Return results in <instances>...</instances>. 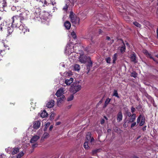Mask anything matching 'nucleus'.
Listing matches in <instances>:
<instances>
[{
  "mask_svg": "<svg viewBox=\"0 0 158 158\" xmlns=\"http://www.w3.org/2000/svg\"><path fill=\"white\" fill-rule=\"evenodd\" d=\"M110 99L109 98H107L106 99V100L105 102V106H106L107 105H108L109 102H110Z\"/></svg>",
  "mask_w": 158,
  "mask_h": 158,
  "instance_id": "obj_34",
  "label": "nucleus"
},
{
  "mask_svg": "<svg viewBox=\"0 0 158 158\" xmlns=\"http://www.w3.org/2000/svg\"><path fill=\"white\" fill-rule=\"evenodd\" d=\"M90 46H88L85 48V50L86 51L89 52H90Z\"/></svg>",
  "mask_w": 158,
  "mask_h": 158,
  "instance_id": "obj_44",
  "label": "nucleus"
},
{
  "mask_svg": "<svg viewBox=\"0 0 158 158\" xmlns=\"http://www.w3.org/2000/svg\"><path fill=\"white\" fill-rule=\"evenodd\" d=\"M3 45L4 46V47L6 48V49H9V47L7 45L4 44Z\"/></svg>",
  "mask_w": 158,
  "mask_h": 158,
  "instance_id": "obj_48",
  "label": "nucleus"
},
{
  "mask_svg": "<svg viewBox=\"0 0 158 158\" xmlns=\"http://www.w3.org/2000/svg\"><path fill=\"white\" fill-rule=\"evenodd\" d=\"M0 158H6V157L4 154H0Z\"/></svg>",
  "mask_w": 158,
  "mask_h": 158,
  "instance_id": "obj_41",
  "label": "nucleus"
},
{
  "mask_svg": "<svg viewBox=\"0 0 158 158\" xmlns=\"http://www.w3.org/2000/svg\"><path fill=\"white\" fill-rule=\"evenodd\" d=\"M40 121H35L33 123V127L35 129H37L40 127Z\"/></svg>",
  "mask_w": 158,
  "mask_h": 158,
  "instance_id": "obj_15",
  "label": "nucleus"
},
{
  "mask_svg": "<svg viewBox=\"0 0 158 158\" xmlns=\"http://www.w3.org/2000/svg\"><path fill=\"white\" fill-rule=\"evenodd\" d=\"M73 98L74 95L73 94H71L67 98V101H71L73 99Z\"/></svg>",
  "mask_w": 158,
  "mask_h": 158,
  "instance_id": "obj_23",
  "label": "nucleus"
},
{
  "mask_svg": "<svg viewBox=\"0 0 158 158\" xmlns=\"http://www.w3.org/2000/svg\"><path fill=\"white\" fill-rule=\"evenodd\" d=\"M131 112L133 113L135 112V109L134 107H131Z\"/></svg>",
  "mask_w": 158,
  "mask_h": 158,
  "instance_id": "obj_50",
  "label": "nucleus"
},
{
  "mask_svg": "<svg viewBox=\"0 0 158 158\" xmlns=\"http://www.w3.org/2000/svg\"><path fill=\"white\" fill-rule=\"evenodd\" d=\"M55 102L53 100H49L46 104L47 106L49 108H51L54 106Z\"/></svg>",
  "mask_w": 158,
  "mask_h": 158,
  "instance_id": "obj_12",
  "label": "nucleus"
},
{
  "mask_svg": "<svg viewBox=\"0 0 158 158\" xmlns=\"http://www.w3.org/2000/svg\"><path fill=\"white\" fill-rule=\"evenodd\" d=\"M56 3L55 2H52V4L53 5H54Z\"/></svg>",
  "mask_w": 158,
  "mask_h": 158,
  "instance_id": "obj_61",
  "label": "nucleus"
},
{
  "mask_svg": "<svg viewBox=\"0 0 158 158\" xmlns=\"http://www.w3.org/2000/svg\"><path fill=\"white\" fill-rule=\"evenodd\" d=\"M24 153L23 152H21L18 154L15 157V158L16 157L17 158H20L24 155Z\"/></svg>",
  "mask_w": 158,
  "mask_h": 158,
  "instance_id": "obj_25",
  "label": "nucleus"
},
{
  "mask_svg": "<svg viewBox=\"0 0 158 158\" xmlns=\"http://www.w3.org/2000/svg\"><path fill=\"white\" fill-rule=\"evenodd\" d=\"M73 78H71L69 79H67L65 80V83L67 85H70L73 82Z\"/></svg>",
  "mask_w": 158,
  "mask_h": 158,
  "instance_id": "obj_18",
  "label": "nucleus"
},
{
  "mask_svg": "<svg viewBox=\"0 0 158 158\" xmlns=\"http://www.w3.org/2000/svg\"><path fill=\"white\" fill-rule=\"evenodd\" d=\"M48 114L46 110H44L41 113L40 116L41 117L44 118L47 116Z\"/></svg>",
  "mask_w": 158,
  "mask_h": 158,
  "instance_id": "obj_21",
  "label": "nucleus"
},
{
  "mask_svg": "<svg viewBox=\"0 0 158 158\" xmlns=\"http://www.w3.org/2000/svg\"><path fill=\"white\" fill-rule=\"evenodd\" d=\"M133 24L135 26L137 27L140 28L141 27V25L136 22H134Z\"/></svg>",
  "mask_w": 158,
  "mask_h": 158,
  "instance_id": "obj_35",
  "label": "nucleus"
},
{
  "mask_svg": "<svg viewBox=\"0 0 158 158\" xmlns=\"http://www.w3.org/2000/svg\"><path fill=\"white\" fill-rule=\"evenodd\" d=\"M53 127V126L52 125H51L49 127V130L50 131H51Z\"/></svg>",
  "mask_w": 158,
  "mask_h": 158,
  "instance_id": "obj_53",
  "label": "nucleus"
},
{
  "mask_svg": "<svg viewBox=\"0 0 158 158\" xmlns=\"http://www.w3.org/2000/svg\"><path fill=\"white\" fill-rule=\"evenodd\" d=\"M130 58L131 61L134 63L137 62L136 60V55L135 53L134 52L131 55Z\"/></svg>",
  "mask_w": 158,
  "mask_h": 158,
  "instance_id": "obj_13",
  "label": "nucleus"
},
{
  "mask_svg": "<svg viewBox=\"0 0 158 158\" xmlns=\"http://www.w3.org/2000/svg\"><path fill=\"white\" fill-rule=\"evenodd\" d=\"M106 62L108 63H110L111 61V59L110 57H108L106 58Z\"/></svg>",
  "mask_w": 158,
  "mask_h": 158,
  "instance_id": "obj_40",
  "label": "nucleus"
},
{
  "mask_svg": "<svg viewBox=\"0 0 158 158\" xmlns=\"http://www.w3.org/2000/svg\"><path fill=\"white\" fill-rule=\"evenodd\" d=\"M137 74L135 72H133L131 73V77H134V78H135L137 77Z\"/></svg>",
  "mask_w": 158,
  "mask_h": 158,
  "instance_id": "obj_31",
  "label": "nucleus"
},
{
  "mask_svg": "<svg viewBox=\"0 0 158 158\" xmlns=\"http://www.w3.org/2000/svg\"><path fill=\"white\" fill-rule=\"evenodd\" d=\"M31 107H32L33 109H35V107L34 106H31Z\"/></svg>",
  "mask_w": 158,
  "mask_h": 158,
  "instance_id": "obj_64",
  "label": "nucleus"
},
{
  "mask_svg": "<svg viewBox=\"0 0 158 158\" xmlns=\"http://www.w3.org/2000/svg\"><path fill=\"white\" fill-rule=\"evenodd\" d=\"M126 114L129 117H130L132 115L131 114V112L128 111H126Z\"/></svg>",
  "mask_w": 158,
  "mask_h": 158,
  "instance_id": "obj_43",
  "label": "nucleus"
},
{
  "mask_svg": "<svg viewBox=\"0 0 158 158\" xmlns=\"http://www.w3.org/2000/svg\"><path fill=\"white\" fill-rule=\"evenodd\" d=\"M97 151H97V150H93V151H92V152H93V154H94V153H96V152H97Z\"/></svg>",
  "mask_w": 158,
  "mask_h": 158,
  "instance_id": "obj_54",
  "label": "nucleus"
},
{
  "mask_svg": "<svg viewBox=\"0 0 158 158\" xmlns=\"http://www.w3.org/2000/svg\"><path fill=\"white\" fill-rule=\"evenodd\" d=\"M88 60L87 61L88 62V64L87 65V68L88 70V73L89 71L90 67L92 66V63L91 61L90 58V57H89L88 58Z\"/></svg>",
  "mask_w": 158,
  "mask_h": 158,
  "instance_id": "obj_14",
  "label": "nucleus"
},
{
  "mask_svg": "<svg viewBox=\"0 0 158 158\" xmlns=\"http://www.w3.org/2000/svg\"><path fill=\"white\" fill-rule=\"evenodd\" d=\"M66 99L64 96L58 98L57 99V105L58 106H60L61 105L63 104Z\"/></svg>",
  "mask_w": 158,
  "mask_h": 158,
  "instance_id": "obj_8",
  "label": "nucleus"
},
{
  "mask_svg": "<svg viewBox=\"0 0 158 158\" xmlns=\"http://www.w3.org/2000/svg\"><path fill=\"white\" fill-rule=\"evenodd\" d=\"M156 33H157V38H158V28L157 29V30H156Z\"/></svg>",
  "mask_w": 158,
  "mask_h": 158,
  "instance_id": "obj_56",
  "label": "nucleus"
},
{
  "mask_svg": "<svg viewBox=\"0 0 158 158\" xmlns=\"http://www.w3.org/2000/svg\"><path fill=\"white\" fill-rule=\"evenodd\" d=\"M55 115L54 113H52L50 116V118L51 120H52L54 118V117Z\"/></svg>",
  "mask_w": 158,
  "mask_h": 158,
  "instance_id": "obj_38",
  "label": "nucleus"
},
{
  "mask_svg": "<svg viewBox=\"0 0 158 158\" xmlns=\"http://www.w3.org/2000/svg\"><path fill=\"white\" fill-rule=\"evenodd\" d=\"M6 151L9 154L11 153L13 155L16 154L19 151V148H15L12 149L11 148L8 147L5 149Z\"/></svg>",
  "mask_w": 158,
  "mask_h": 158,
  "instance_id": "obj_6",
  "label": "nucleus"
},
{
  "mask_svg": "<svg viewBox=\"0 0 158 158\" xmlns=\"http://www.w3.org/2000/svg\"><path fill=\"white\" fill-rule=\"evenodd\" d=\"M49 137V133L47 132H45L43 135L42 138L41 140H44V139H47Z\"/></svg>",
  "mask_w": 158,
  "mask_h": 158,
  "instance_id": "obj_22",
  "label": "nucleus"
},
{
  "mask_svg": "<svg viewBox=\"0 0 158 158\" xmlns=\"http://www.w3.org/2000/svg\"><path fill=\"white\" fill-rule=\"evenodd\" d=\"M74 69L76 71H78L80 69V66L79 65L76 64L74 65Z\"/></svg>",
  "mask_w": 158,
  "mask_h": 158,
  "instance_id": "obj_32",
  "label": "nucleus"
},
{
  "mask_svg": "<svg viewBox=\"0 0 158 158\" xmlns=\"http://www.w3.org/2000/svg\"><path fill=\"white\" fill-rule=\"evenodd\" d=\"M91 134L89 132L86 135V138L88 140H90L91 138Z\"/></svg>",
  "mask_w": 158,
  "mask_h": 158,
  "instance_id": "obj_29",
  "label": "nucleus"
},
{
  "mask_svg": "<svg viewBox=\"0 0 158 158\" xmlns=\"http://www.w3.org/2000/svg\"><path fill=\"white\" fill-rule=\"evenodd\" d=\"M143 53L147 56L148 57H150L151 59H152L154 61H155L154 59L152 57L151 54H149V53H148V51L147 50H143Z\"/></svg>",
  "mask_w": 158,
  "mask_h": 158,
  "instance_id": "obj_20",
  "label": "nucleus"
},
{
  "mask_svg": "<svg viewBox=\"0 0 158 158\" xmlns=\"http://www.w3.org/2000/svg\"><path fill=\"white\" fill-rule=\"evenodd\" d=\"M71 105H70V106H68V109H69V108H71Z\"/></svg>",
  "mask_w": 158,
  "mask_h": 158,
  "instance_id": "obj_63",
  "label": "nucleus"
},
{
  "mask_svg": "<svg viewBox=\"0 0 158 158\" xmlns=\"http://www.w3.org/2000/svg\"><path fill=\"white\" fill-rule=\"evenodd\" d=\"M136 125V122H134L131 125V128H133V127H134V126H135Z\"/></svg>",
  "mask_w": 158,
  "mask_h": 158,
  "instance_id": "obj_45",
  "label": "nucleus"
},
{
  "mask_svg": "<svg viewBox=\"0 0 158 158\" xmlns=\"http://www.w3.org/2000/svg\"><path fill=\"white\" fill-rule=\"evenodd\" d=\"M69 17L72 23L78 25L79 23V19L78 18L75 17L73 13L71 12L70 13Z\"/></svg>",
  "mask_w": 158,
  "mask_h": 158,
  "instance_id": "obj_4",
  "label": "nucleus"
},
{
  "mask_svg": "<svg viewBox=\"0 0 158 158\" xmlns=\"http://www.w3.org/2000/svg\"><path fill=\"white\" fill-rule=\"evenodd\" d=\"M81 85H78L77 84L73 85V86H71L70 88V92L73 94H75L77 92L79 91L81 89Z\"/></svg>",
  "mask_w": 158,
  "mask_h": 158,
  "instance_id": "obj_3",
  "label": "nucleus"
},
{
  "mask_svg": "<svg viewBox=\"0 0 158 158\" xmlns=\"http://www.w3.org/2000/svg\"><path fill=\"white\" fill-rule=\"evenodd\" d=\"M68 6L67 4H66L65 6L63 8V10H66L68 7Z\"/></svg>",
  "mask_w": 158,
  "mask_h": 158,
  "instance_id": "obj_47",
  "label": "nucleus"
},
{
  "mask_svg": "<svg viewBox=\"0 0 158 158\" xmlns=\"http://www.w3.org/2000/svg\"><path fill=\"white\" fill-rule=\"evenodd\" d=\"M71 35L73 38L75 39L76 38V33L74 32L73 31L71 33Z\"/></svg>",
  "mask_w": 158,
  "mask_h": 158,
  "instance_id": "obj_37",
  "label": "nucleus"
},
{
  "mask_svg": "<svg viewBox=\"0 0 158 158\" xmlns=\"http://www.w3.org/2000/svg\"><path fill=\"white\" fill-rule=\"evenodd\" d=\"M142 116L141 115H139V117L138 118L137 120V123H138L140 122V120L141 119V118H142Z\"/></svg>",
  "mask_w": 158,
  "mask_h": 158,
  "instance_id": "obj_39",
  "label": "nucleus"
},
{
  "mask_svg": "<svg viewBox=\"0 0 158 158\" xmlns=\"http://www.w3.org/2000/svg\"><path fill=\"white\" fill-rule=\"evenodd\" d=\"M14 131L15 132H16V131H17V128H15L14 129Z\"/></svg>",
  "mask_w": 158,
  "mask_h": 158,
  "instance_id": "obj_60",
  "label": "nucleus"
},
{
  "mask_svg": "<svg viewBox=\"0 0 158 158\" xmlns=\"http://www.w3.org/2000/svg\"><path fill=\"white\" fill-rule=\"evenodd\" d=\"M113 96H115L116 97L119 98V97L118 96V94L117 92V91L116 90H114L113 94Z\"/></svg>",
  "mask_w": 158,
  "mask_h": 158,
  "instance_id": "obj_26",
  "label": "nucleus"
},
{
  "mask_svg": "<svg viewBox=\"0 0 158 158\" xmlns=\"http://www.w3.org/2000/svg\"><path fill=\"white\" fill-rule=\"evenodd\" d=\"M11 9L12 10H15L16 9V7L15 6H13L11 7Z\"/></svg>",
  "mask_w": 158,
  "mask_h": 158,
  "instance_id": "obj_49",
  "label": "nucleus"
},
{
  "mask_svg": "<svg viewBox=\"0 0 158 158\" xmlns=\"http://www.w3.org/2000/svg\"><path fill=\"white\" fill-rule=\"evenodd\" d=\"M40 137L38 135H34L33 136L30 140V143H32V148H34L38 145L36 143V141L40 139Z\"/></svg>",
  "mask_w": 158,
  "mask_h": 158,
  "instance_id": "obj_5",
  "label": "nucleus"
},
{
  "mask_svg": "<svg viewBox=\"0 0 158 158\" xmlns=\"http://www.w3.org/2000/svg\"><path fill=\"white\" fill-rule=\"evenodd\" d=\"M60 123L59 122H57L56 123V125H59V124H60Z\"/></svg>",
  "mask_w": 158,
  "mask_h": 158,
  "instance_id": "obj_55",
  "label": "nucleus"
},
{
  "mask_svg": "<svg viewBox=\"0 0 158 158\" xmlns=\"http://www.w3.org/2000/svg\"><path fill=\"white\" fill-rule=\"evenodd\" d=\"M104 118L106 120H107L108 119V118H107L105 116H104Z\"/></svg>",
  "mask_w": 158,
  "mask_h": 158,
  "instance_id": "obj_59",
  "label": "nucleus"
},
{
  "mask_svg": "<svg viewBox=\"0 0 158 158\" xmlns=\"http://www.w3.org/2000/svg\"><path fill=\"white\" fill-rule=\"evenodd\" d=\"M44 1H41V2L43 3V2H44V5H43V6H44V4H45V5H46V4H47V3H46V1L45 0H43Z\"/></svg>",
  "mask_w": 158,
  "mask_h": 158,
  "instance_id": "obj_52",
  "label": "nucleus"
},
{
  "mask_svg": "<svg viewBox=\"0 0 158 158\" xmlns=\"http://www.w3.org/2000/svg\"><path fill=\"white\" fill-rule=\"evenodd\" d=\"M87 57L85 56L80 55L79 57V60L82 63H85L88 60Z\"/></svg>",
  "mask_w": 158,
  "mask_h": 158,
  "instance_id": "obj_11",
  "label": "nucleus"
},
{
  "mask_svg": "<svg viewBox=\"0 0 158 158\" xmlns=\"http://www.w3.org/2000/svg\"><path fill=\"white\" fill-rule=\"evenodd\" d=\"M6 6V0H0V10L3 11L5 10L4 8Z\"/></svg>",
  "mask_w": 158,
  "mask_h": 158,
  "instance_id": "obj_10",
  "label": "nucleus"
},
{
  "mask_svg": "<svg viewBox=\"0 0 158 158\" xmlns=\"http://www.w3.org/2000/svg\"><path fill=\"white\" fill-rule=\"evenodd\" d=\"M64 89L61 88L59 89L56 92L55 95L57 98L61 97L62 96H64L63 94L64 93L65 90Z\"/></svg>",
  "mask_w": 158,
  "mask_h": 158,
  "instance_id": "obj_9",
  "label": "nucleus"
},
{
  "mask_svg": "<svg viewBox=\"0 0 158 158\" xmlns=\"http://www.w3.org/2000/svg\"><path fill=\"white\" fill-rule=\"evenodd\" d=\"M104 29V28L102 27L101 28H98L97 30V32H98L99 34H101L103 32V30Z\"/></svg>",
  "mask_w": 158,
  "mask_h": 158,
  "instance_id": "obj_24",
  "label": "nucleus"
},
{
  "mask_svg": "<svg viewBox=\"0 0 158 158\" xmlns=\"http://www.w3.org/2000/svg\"><path fill=\"white\" fill-rule=\"evenodd\" d=\"M90 140V142L91 144L93 143L94 142V139L93 138H91Z\"/></svg>",
  "mask_w": 158,
  "mask_h": 158,
  "instance_id": "obj_46",
  "label": "nucleus"
},
{
  "mask_svg": "<svg viewBox=\"0 0 158 158\" xmlns=\"http://www.w3.org/2000/svg\"><path fill=\"white\" fill-rule=\"evenodd\" d=\"M84 147L85 149H88L89 148V147L88 146V143L87 142H85L84 143Z\"/></svg>",
  "mask_w": 158,
  "mask_h": 158,
  "instance_id": "obj_27",
  "label": "nucleus"
},
{
  "mask_svg": "<svg viewBox=\"0 0 158 158\" xmlns=\"http://www.w3.org/2000/svg\"><path fill=\"white\" fill-rule=\"evenodd\" d=\"M22 13L19 14V16H15L12 17L13 21L11 24H8L5 21L3 22L1 24L0 26V31H1L2 29H6L7 34V36H11L12 32L13 31L14 27H18L22 31L24 34L26 32L29 31V29L25 26V25L22 24V21L27 19L30 15L29 11L23 9H21Z\"/></svg>",
  "mask_w": 158,
  "mask_h": 158,
  "instance_id": "obj_1",
  "label": "nucleus"
},
{
  "mask_svg": "<svg viewBox=\"0 0 158 158\" xmlns=\"http://www.w3.org/2000/svg\"><path fill=\"white\" fill-rule=\"evenodd\" d=\"M106 39L108 40H109L110 39V38L109 37L107 36L106 37Z\"/></svg>",
  "mask_w": 158,
  "mask_h": 158,
  "instance_id": "obj_58",
  "label": "nucleus"
},
{
  "mask_svg": "<svg viewBox=\"0 0 158 158\" xmlns=\"http://www.w3.org/2000/svg\"><path fill=\"white\" fill-rule=\"evenodd\" d=\"M104 122H105V121H104V119H102L101 120V123L102 124H103L104 123Z\"/></svg>",
  "mask_w": 158,
  "mask_h": 158,
  "instance_id": "obj_51",
  "label": "nucleus"
},
{
  "mask_svg": "<svg viewBox=\"0 0 158 158\" xmlns=\"http://www.w3.org/2000/svg\"><path fill=\"white\" fill-rule=\"evenodd\" d=\"M136 117V115L135 114H132L131 117L129 119V122H132L135 119Z\"/></svg>",
  "mask_w": 158,
  "mask_h": 158,
  "instance_id": "obj_19",
  "label": "nucleus"
},
{
  "mask_svg": "<svg viewBox=\"0 0 158 158\" xmlns=\"http://www.w3.org/2000/svg\"><path fill=\"white\" fill-rule=\"evenodd\" d=\"M123 117L122 112L119 111L117 114V120L118 122H120L122 120Z\"/></svg>",
  "mask_w": 158,
  "mask_h": 158,
  "instance_id": "obj_16",
  "label": "nucleus"
},
{
  "mask_svg": "<svg viewBox=\"0 0 158 158\" xmlns=\"http://www.w3.org/2000/svg\"><path fill=\"white\" fill-rule=\"evenodd\" d=\"M50 123L49 122H47L45 125V127L46 129L50 125Z\"/></svg>",
  "mask_w": 158,
  "mask_h": 158,
  "instance_id": "obj_42",
  "label": "nucleus"
},
{
  "mask_svg": "<svg viewBox=\"0 0 158 158\" xmlns=\"http://www.w3.org/2000/svg\"><path fill=\"white\" fill-rule=\"evenodd\" d=\"M64 74H65L66 76H70L71 75H72V73L71 71L69 72H65L64 73Z\"/></svg>",
  "mask_w": 158,
  "mask_h": 158,
  "instance_id": "obj_36",
  "label": "nucleus"
},
{
  "mask_svg": "<svg viewBox=\"0 0 158 158\" xmlns=\"http://www.w3.org/2000/svg\"><path fill=\"white\" fill-rule=\"evenodd\" d=\"M24 2H27V1H28L29 0H23Z\"/></svg>",
  "mask_w": 158,
  "mask_h": 158,
  "instance_id": "obj_62",
  "label": "nucleus"
},
{
  "mask_svg": "<svg viewBox=\"0 0 158 158\" xmlns=\"http://www.w3.org/2000/svg\"><path fill=\"white\" fill-rule=\"evenodd\" d=\"M64 25L66 28L68 30L70 29L71 26L70 23L68 21H66L64 23Z\"/></svg>",
  "mask_w": 158,
  "mask_h": 158,
  "instance_id": "obj_17",
  "label": "nucleus"
},
{
  "mask_svg": "<svg viewBox=\"0 0 158 158\" xmlns=\"http://www.w3.org/2000/svg\"><path fill=\"white\" fill-rule=\"evenodd\" d=\"M41 10L39 8H36L35 10V11L34 12V17H32V18H34L35 19V18H38L40 17V18H42L44 20H47V19L50 16L49 13L48 12H46L45 11L43 12L42 13V16H41V14L40 13Z\"/></svg>",
  "mask_w": 158,
  "mask_h": 158,
  "instance_id": "obj_2",
  "label": "nucleus"
},
{
  "mask_svg": "<svg viewBox=\"0 0 158 158\" xmlns=\"http://www.w3.org/2000/svg\"><path fill=\"white\" fill-rule=\"evenodd\" d=\"M71 43L68 44L66 47V48L65 50V53L66 55H69L70 54L73 52V50L72 49L73 47L71 46L70 44Z\"/></svg>",
  "mask_w": 158,
  "mask_h": 158,
  "instance_id": "obj_7",
  "label": "nucleus"
},
{
  "mask_svg": "<svg viewBox=\"0 0 158 158\" xmlns=\"http://www.w3.org/2000/svg\"><path fill=\"white\" fill-rule=\"evenodd\" d=\"M126 49L125 47L124 44L120 48V51L122 53H123Z\"/></svg>",
  "mask_w": 158,
  "mask_h": 158,
  "instance_id": "obj_30",
  "label": "nucleus"
},
{
  "mask_svg": "<svg viewBox=\"0 0 158 158\" xmlns=\"http://www.w3.org/2000/svg\"><path fill=\"white\" fill-rule=\"evenodd\" d=\"M127 125L125 123H124L123 124V127H124L126 128V127H127Z\"/></svg>",
  "mask_w": 158,
  "mask_h": 158,
  "instance_id": "obj_57",
  "label": "nucleus"
},
{
  "mask_svg": "<svg viewBox=\"0 0 158 158\" xmlns=\"http://www.w3.org/2000/svg\"><path fill=\"white\" fill-rule=\"evenodd\" d=\"M144 123H145V118H144L142 117L141 121L139 124V125L140 126H143Z\"/></svg>",
  "mask_w": 158,
  "mask_h": 158,
  "instance_id": "obj_33",
  "label": "nucleus"
},
{
  "mask_svg": "<svg viewBox=\"0 0 158 158\" xmlns=\"http://www.w3.org/2000/svg\"><path fill=\"white\" fill-rule=\"evenodd\" d=\"M117 53H115L114 55V56H113V63H115V61L117 59Z\"/></svg>",
  "mask_w": 158,
  "mask_h": 158,
  "instance_id": "obj_28",
  "label": "nucleus"
}]
</instances>
